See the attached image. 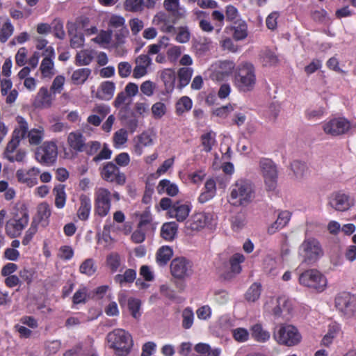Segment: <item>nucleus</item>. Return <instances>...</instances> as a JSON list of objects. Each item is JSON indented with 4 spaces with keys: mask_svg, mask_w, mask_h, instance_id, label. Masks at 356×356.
Here are the masks:
<instances>
[{
    "mask_svg": "<svg viewBox=\"0 0 356 356\" xmlns=\"http://www.w3.org/2000/svg\"><path fill=\"white\" fill-rule=\"evenodd\" d=\"M51 215V209L50 205L46 202H42L38 204L37 207V218L38 221L36 223H39L44 227H47L49 224V218Z\"/></svg>",
    "mask_w": 356,
    "mask_h": 356,
    "instance_id": "b1692460",
    "label": "nucleus"
},
{
    "mask_svg": "<svg viewBox=\"0 0 356 356\" xmlns=\"http://www.w3.org/2000/svg\"><path fill=\"white\" fill-rule=\"evenodd\" d=\"M88 289L86 286H81L72 296L73 305L85 304L88 301Z\"/></svg>",
    "mask_w": 356,
    "mask_h": 356,
    "instance_id": "49530a36",
    "label": "nucleus"
},
{
    "mask_svg": "<svg viewBox=\"0 0 356 356\" xmlns=\"http://www.w3.org/2000/svg\"><path fill=\"white\" fill-rule=\"evenodd\" d=\"M86 140L85 136L79 131L70 132L67 138L69 147L76 152H83L84 151Z\"/></svg>",
    "mask_w": 356,
    "mask_h": 356,
    "instance_id": "412c9836",
    "label": "nucleus"
},
{
    "mask_svg": "<svg viewBox=\"0 0 356 356\" xmlns=\"http://www.w3.org/2000/svg\"><path fill=\"white\" fill-rule=\"evenodd\" d=\"M112 155V151L109 149L108 145L104 143L102 150L93 157L92 161L98 163L102 160L110 159Z\"/></svg>",
    "mask_w": 356,
    "mask_h": 356,
    "instance_id": "338daca9",
    "label": "nucleus"
},
{
    "mask_svg": "<svg viewBox=\"0 0 356 356\" xmlns=\"http://www.w3.org/2000/svg\"><path fill=\"white\" fill-rule=\"evenodd\" d=\"M115 89V86L113 82L109 81H104L99 86L97 96L100 99L109 100L113 97Z\"/></svg>",
    "mask_w": 356,
    "mask_h": 356,
    "instance_id": "c85d7f7f",
    "label": "nucleus"
},
{
    "mask_svg": "<svg viewBox=\"0 0 356 356\" xmlns=\"http://www.w3.org/2000/svg\"><path fill=\"white\" fill-rule=\"evenodd\" d=\"M184 47L173 45L167 50V58L171 63H175L181 55Z\"/></svg>",
    "mask_w": 356,
    "mask_h": 356,
    "instance_id": "13d9d810",
    "label": "nucleus"
},
{
    "mask_svg": "<svg viewBox=\"0 0 356 356\" xmlns=\"http://www.w3.org/2000/svg\"><path fill=\"white\" fill-rule=\"evenodd\" d=\"M233 230L238 232L245 225V217L243 213H239L234 216L231 220Z\"/></svg>",
    "mask_w": 356,
    "mask_h": 356,
    "instance_id": "0e129e2a",
    "label": "nucleus"
},
{
    "mask_svg": "<svg viewBox=\"0 0 356 356\" xmlns=\"http://www.w3.org/2000/svg\"><path fill=\"white\" fill-rule=\"evenodd\" d=\"M299 254L302 258V262L312 264L321 256L322 250L316 239L308 238L300 246Z\"/></svg>",
    "mask_w": 356,
    "mask_h": 356,
    "instance_id": "9d476101",
    "label": "nucleus"
},
{
    "mask_svg": "<svg viewBox=\"0 0 356 356\" xmlns=\"http://www.w3.org/2000/svg\"><path fill=\"white\" fill-rule=\"evenodd\" d=\"M90 74L91 70L89 68L77 69L72 74V81L75 85H82L88 79Z\"/></svg>",
    "mask_w": 356,
    "mask_h": 356,
    "instance_id": "72a5a7b5",
    "label": "nucleus"
},
{
    "mask_svg": "<svg viewBox=\"0 0 356 356\" xmlns=\"http://www.w3.org/2000/svg\"><path fill=\"white\" fill-rule=\"evenodd\" d=\"M92 60V52L88 49H84L77 52L75 57V64L77 66L88 65Z\"/></svg>",
    "mask_w": 356,
    "mask_h": 356,
    "instance_id": "58836bf2",
    "label": "nucleus"
},
{
    "mask_svg": "<svg viewBox=\"0 0 356 356\" xmlns=\"http://www.w3.org/2000/svg\"><path fill=\"white\" fill-rule=\"evenodd\" d=\"M128 140V132L124 129H120L114 133L113 136V145L118 148L127 143Z\"/></svg>",
    "mask_w": 356,
    "mask_h": 356,
    "instance_id": "603ef678",
    "label": "nucleus"
},
{
    "mask_svg": "<svg viewBox=\"0 0 356 356\" xmlns=\"http://www.w3.org/2000/svg\"><path fill=\"white\" fill-rule=\"evenodd\" d=\"M259 166L266 189L270 191H274L277 187L278 178L277 165L271 159L261 158L259 160Z\"/></svg>",
    "mask_w": 356,
    "mask_h": 356,
    "instance_id": "0eeeda50",
    "label": "nucleus"
},
{
    "mask_svg": "<svg viewBox=\"0 0 356 356\" xmlns=\"http://www.w3.org/2000/svg\"><path fill=\"white\" fill-rule=\"evenodd\" d=\"M38 231V223H36V220L35 219L33 220L30 227L27 229L25 233V235L22 239V244L24 245H27L32 241L34 235L36 234Z\"/></svg>",
    "mask_w": 356,
    "mask_h": 356,
    "instance_id": "680f3d73",
    "label": "nucleus"
},
{
    "mask_svg": "<svg viewBox=\"0 0 356 356\" xmlns=\"http://www.w3.org/2000/svg\"><path fill=\"white\" fill-rule=\"evenodd\" d=\"M44 135V131L40 129H33L29 134V140L31 145H38L41 143Z\"/></svg>",
    "mask_w": 356,
    "mask_h": 356,
    "instance_id": "bf43d9fd",
    "label": "nucleus"
},
{
    "mask_svg": "<svg viewBox=\"0 0 356 356\" xmlns=\"http://www.w3.org/2000/svg\"><path fill=\"white\" fill-rule=\"evenodd\" d=\"M274 339L281 345L293 346L298 345L302 336L297 327L289 324H281L273 332Z\"/></svg>",
    "mask_w": 356,
    "mask_h": 356,
    "instance_id": "39448f33",
    "label": "nucleus"
},
{
    "mask_svg": "<svg viewBox=\"0 0 356 356\" xmlns=\"http://www.w3.org/2000/svg\"><path fill=\"white\" fill-rule=\"evenodd\" d=\"M14 27L10 21L7 19L0 29V42L5 43L9 38L13 35Z\"/></svg>",
    "mask_w": 356,
    "mask_h": 356,
    "instance_id": "a18cd8bd",
    "label": "nucleus"
},
{
    "mask_svg": "<svg viewBox=\"0 0 356 356\" xmlns=\"http://www.w3.org/2000/svg\"><path fill=\"white\" fill-rule=\"evenodd\" d=\"M204 191L202 192V203L212 199L216 192V181L212 179H208L204 184Z\"/></svg>",
    "mask_w": 356,
    "mask_h": 356,
    "instance_id": "e433bc0d",
    "label": "nucleus"
},
{
    "mask_svg": "<svg viewBox=\"0 0 356 356\" xmlns=\"http://www.w3.org/2000/svg\"><path fill=\"white\" fill-rule=\"evenodd\" d=\"M106 264L112 273L116 272L121 265L119 254L116 252L109 254L106 257Z\"/></svg>",
    "mask_w": 356,
    "mask_h": 356,
    "instance_id": "3c124183",
    "label": "nucleus"
},
{
    "mask_svg": "<svg viewBox=\"0 0 356 356\" xmlns=\"http://www.w3.org/2000/svg\"><path fill=\"white\" fill-rule=\"evenodd\" d=\"M214 63L212 64L210 67L204 72V76L206 79H209L213 81H222L225 76L221 72V70L218 67L215 68Z\"/></svg>",
    "mask_w": 356,
    "mask_h": 356,
    "instance_id": "de8ad7c7",
    "label": "nucleus"
},
{
    "mask_svg": "<svg viewBox=\"0 0 356 356\" xmlns=\"http://www.w3.org/2000/svg\"><path fill=\"white\" fill-rule=\"evenodd\" d=\"M260 56L261 62L265 66L275 65L279 61L277 56L270 49L263 51Z\"/></svg>",
    "mask_w": 356,
    "mask_h": 356,
    "instance_id": "37998d69",
    "label": "nucleus"
},
{
    "mask_svg": "<svg viewBox=\"0 0 356 356\" xmlns=\"http://www.w3.org/2000/svg\"><path fill=\"white\" fill-rule=\"evenodd\" d=\"M112 38V34L110 31H101V32L92 39V40L99 44H108Z\"/></svg>",
    "mask_w": 356,
    "mask_h": 356,
    "instance_id": "774afa93",
    "label": "nucleus"
},
{
    "mask_svg": "<svg viewBox=\"0 0 356 356\" xmlns=\"http://www.w3.org/2000/svg\"><path fill=\"white\" fill-rule=\"evenodd\" d=\"M252 337L257 341L264 343L269 340L270 334L264 329L261 324H255L251 327Z\"/></svg>",
    "mask_w": 356,
    "mask_h": 356,
    "instance_id": "c756f323",
    "label": "nucleus"
},
{
    "mask_svg": "<svg viewBox=\"0 0 356 356\" xmlns=\"http://www.w3.org/2000/svg\"><path fill=\"white\" fill-rule=\"evenodd\" d=\"M234 82L241 90L249 91L252 90L256 82L253 65L247 62L239 65L235 71Z\"/></svg>",
    "mask_w": 356,
    "mask_h": 356,
    "instance_id": "20e7f679",
    "label": "nucleus"
},
{
    "mask_svg": "<svg viewBox=\"0 0 356 356\" xmlns=\"http://www.w3.org/2000/svg\"><path fill=\"white\" fill-rule=\"evenodd\" d=\"M51 93L47 87H41L34 98L33 106L41 109L50 108L54 101Z\"/></svg>",
    "mask_w": 356,
    "mask_h": 356,
    "instance_id": "aec40b11",
    "label": "nucleus"
},
{
    "mask_svg": "<svg viewBox=\"0 0 356 356\" xmlns=\"http://www.w3.org/2000/svg\"><path fill=\"white\" fill-rule=\"evenodd\" d=\"M100 175L104 180L118 185L122 186L126 182L125 174L120 172V168L113 162L106 163L101 169Z\"/></svg>",
    "mask_w": 356,
    "mask_h": 356,
    "instance_id": "2eb2a0df",
    "label": "nucleus"
},
{
    "mask_svg": "<svg viewBox=\"0 0 356 356\" xmlns=\"http://www.w3.org/2000/svg\"><path fill=\"white\" fill-rule=\"evenodd\" d=\"M161 79L163 81L167 92H171L175 86L176 73L172 69H165L161 73Z\"/></svg>",
    "mask_w": 356,
    "mask_h": 356,
    "instance_id": "a878e982",
    "label": "nucleus"
},
{
    "mask_svg": "<svg viewBox=\"0 0 356 356\" xmlns=\"http://www.w3.org/2000/svg\"><path fill=\"white\" fill-rule=\"evenodd\" d=\"M111 207V191L105 188H99L95 195V215L104 218L109 213Z\"/></svg>",
    "mask_w": 356,
    "mask_h": 356,
    "instance_id": "9b49d317",
    "label": "nucleus"
},
{
    "mask_svg": "<svg viewBox=\"0 0 356 356\" xmlns=\"http://www.w3.org/2000/svg\"><path fill=\"white\" fill-rule=\"evenodd\" d=\"M234 38L236 40H241L248 36V26L244 21L238 20L234 22Z\"/></svg>",
    "mask_w": 356,
    "mask_h": 356,
    "instance_id": "c9c22d12",
    "label": "nucleus"
},
{
    "mask_svg": "<svg viewBox=\"0 0 356 356\" xmlns=\"http://www.w3.org/2000/svg\"><path fill=\"white\" fill-rule=\"evenodd\" d=\"M127 306L129 311L133 318H138L141 314L140 312L141 302L139 299L135 298H130L128 299Z\"/></svg>",
    "mask_w": 356,
    "mask_h": 356,
    "instance_id": "8fccbe9b",
    "label": "nucleus"
},
{
    "mask_svg": "<svg viewBox=\"0 0 356 356\" xmlns=\"http://www.w3.org/2000/svg\"><path fill=\"white\" fill-rule=\"evenodd\" d=\"M40 170L38 168L33 167L29 170L19 169L16 172L17 181L26 184L29 187H33L38 184V177Z\"/></svg>",
    "mask_w": 356,
    "mask_h": 356,
    "instance_id": "6ab92c4d",
    "label": "nucleus"
},
{
    "mask_svg": "<svg viewBox=\"0 0 356 356\" xmlns=\"http://www.w3.org/2000/svg\"><path fill=\"white\" fill-rule=\"evenodd\" d=\"M335 307L346 316L356 315V297L349 293L343 292L335 298Z\"/></svg>",
    "mask_w": 356,
    "mask_h": 356,
    "instance_id": "4468645a",
    "label": "nucleus"
},
{
    "mask_svg": "<svg viewBox=\"0 0 356 356\" xmlns=\"http://www.w3.org/2000/svg\"><path fill=\"white\" fill-rule=\"evenodd\" d=\"M69 35H71L70 38V47L73 49L80 48L83 46L85 42V38L83 33H76L75 31L73 33V31L71 30H68Z\"/></svg>",
    "mask_w": 356,
    "mask_h": 356,
    "instance_id": "6e6d98bb",
    "label": "nucleus"
},
{
    "mask_svg": "<svg viewBox=\"0 0 356 356\" xmlns=\"http://www.w3.org/2000/svg\"><path fill=\"white\" fill-rule=\"evenodd\" d=\"M213 67L220 69L225 78H227L232 73L235 64L231 60H222L215 63Z\"/></svg>",
    "mask_w": 356,
    "mask_h": 356,
    "instance_id": "09e8293b",
    "label": "nucleus"
},
{
    "mask_svg": "<svg viewBox=\"0 0 356 356\" xmlns=\"http://www.w3.org/2000/svg\"><path fill=\"white\" fill-rule=\"evenodd\" d=\"M136 278V271L134 269L128 268L123 274H118L114 277V281L123 286L127 284H131Z\"/></svg>",
    "mask_w": 356,
    "mask_h": 356,
    "instance_id": "7c9ffc66",
    "label": "nucleus"
},
{
    "mask_svg": "<svg viewBox=\"0 0 356 356\" xmlns=\"http://www.w3.org/2000/svg\"><path fill=\"white\" fill-rule=\"evenodd\" d=\"M170 268L173 277L184 280L193 274V264L184 257H176L171 261Z\"/></svg>",
    "mask_w": 356,
    "mask_h": 356,
    "instance_id": "f8f14e48",
    "label": "nucleus"
},
{
    "mask_svg": "<svg viewBox=\"0 0 356 356\" xmlns=\"http://www.w3.org/2000/svg\"><path fill=\"white\" fill-rule=\"evenodd\" d=\"M53 194L55 196V207L58 209H63L67 200L65 186L60 184L56 185L53 188Z\"/></svg>",
    "mask_w": 356,
    "mask_h": 356,
    "instance_id": "cd10ccee",
    "label": "nucleus"
},
{
    "mask_svg": "<svg viewBox=\"0 0 356 356\" xmlns=\"http://www.w3.org/2000/svg\"><path fill=\"white\" fill-rule=\"evenodd\" d=\"M18 127L12 133L11 139L7 143L3 152V156L10 162H22L26 156V152L22 149H17L20 141L23 139L29 129L27 122L21 116L17 118Z\"/></svg>",
    "mask_w": 356,
    "mask_h": 356,
    "instance_id": "f257e3e1",
    "label": "nucleus"
},
{
    "mask_svg": "<svg viewBox=\"0 0 356 356\" xmlns=\"http://www.w3.org/2000/svg\"><path fill=\"white\" fill-rule=\"evenodd\" d=\"M193 76V70L190 67H181L177 72L178 84L177 88L181 90L186 86Z\"/></svg>",
    "mask_w": 356,
    "mask_h": 356,
    "instance_id": "473e14b6",
    "label": "nucleus"
},
{
    "mask_svg": "<svg viewBox=\"0 0 356 356\" xmlns=\"http://www.w3.org/2000/svg\"><path fill=\"white\" fill-rule=\"evenodd\" d=\"M291 169L293 172L295 179H301L307 170V166L305 163L296 160L291 163Z\"/></svg>",
    "mask_w": 356,
    "mask_h": 356,
    "instance_id": "a19ab883",
    "label": "nucleus"
},
{
    "mask_svg": "<svg viewBox=\"0 0 356 356\" xmlns=\"http://www.w3.org/2000/svg\"><path fill=\"white\" fill-rule=\"evenodd\" d=\"M270 305H275L274 307L272 308V313L275 317L277 318L289 314L292 309L290 300L284 296L278 297L275 301L272 299L270 302H267L265 305L266 310L270 309Z\"/></svg>",
    "mask_w": 356,
    "mask_h": 356,
    "instance_id": "f3484780",
    "label": "nucleus"
},
{
    "mask_svg": "<svg viewBox=\"0 0 356 356\" xmlns=\"http://www.w3.org/2000/svg\"><path fill=\"white\" fill-rule=\"evenodd\" d=\"M173 256V250L168 245H163L156 253V261L159 266H165Z\"/></svg>",
    "mask_w": 356,
    "mask_h": 356,
    "instance_id": "393cba45",
    "label": "nucleus"
},
{
    "mask_svg": "<svg viewBox=\"0 0 356 356\" xmlns=\"http://www.w3.org/2000/svg\"><path fill=\"white\" fill-rule=\"evenodd\" d=\"M80 206L77 210V217L82 221L88 219L92 208L90 198L85 194H81L79 198Z\"/></svg>",
    "mask_w": 356,
    "mask_h": 356,
    "instance_id": "5701e85b",
    "label": "nucleus"
},
{
    "mask_svg": "<svg viewBox=\"0 0 356 356\" xmlns=\"http://www.w3.org/2000/svg\"><path fill=\"white\" fill-rule=\"evenodd\" d=\"M182 327L184 329H189L193 323L194 314L189 307L184 309L182 312Z\"/></svg>",
    "mask_w": 356,
    "mask_h": 356,
    "instance_id": "e2e57ef3",
    "label": "nucleus"
},
{
    "mask_svg": "<svg viewBox=\"0 0 356 356\" xmlns=\"http://www.w3.org/2000/svg\"><path fill=\"white\" fill-rule=\"evenodd\" d=\"M156 189L159 194L166 193L171 197L177 195L179 193L177 185L166 179H161L159 182Z\"/></svg>",
    "mask_w": 356,
    "mask_h": 356,
    "instance_id": "bb28decb",
    "label": "nucleus"
},
{
    "mask_svg": "<svg viewBox=\"0 0 356 356\" xmlns=\"http://www.w3.org/2000/svg\"><path fill=\"white\" fill-rule=\"evenodd\" d=\"M152 115L155 119H161L166 113V106L164 103L158 102L152 106Z\"/></svg>",
    "mask_w": 356,
    "mask_h": 356,
    "instance_id": "69168bd1",
    "label": "nucleus"
},
{
    "mask_svg": "<svg viewBox=\"0 0 356 356\" xmlns=\"http://www.w3.org/2000/svg\"><path fill=\"white\" fill-rule=\"evenodd\" d=\"M29 221V210L25 206L17 209L13 218L6 222L5 230L6 234L10 238L19 236L22 230L27 226Z\"/></svg>",
    "mask_w": 356,
    "mask_h": 356,
    "instance_id": "423d86ee",
    "label": "nucleus"
},
{
    "mask_svg": "<svg viewBox=\"0 0 356 356\" xmlns=\"http://www.w3.org/2000/svg\"><path fill=\"white\" fill-rule=\"evenodd\" d=\"M230 198L234 205L248 204L254 198V187L252 182L248 179L238 180L232 186Z\"/></svg>",
    "mask_w": 356,
    "mask_h": 356,
    "instance_id": "7ed1b4c3",
    "label": "nucleus"
},
{
    "mask_svg": "<svg viewBox=\"0 0 356 356\" xmlns=\"http://www.w3.org/2000/svg\"><path fill=\"white\" fill-rule=\"evenodd\" d=\"M192 106L193 102L191 98L183 96L175 104V113L177 115L181 116L185 112L189 111Z\"/></svg>",
    "mask_w": 356,
    "mask_h": 356,
    "instance_id": "f704fd0d",
    "label": "nucleus"
},
{
    "mask_svg": "<svg viewBox=\"0 0 356 356\" xmlns=\"http://www.w3.org/2000/svg\"><path fill=\"white\" fill-rule=\"evenodd\" d=\"M350 122L344 118L332 119L323 127L325 134L332 136L346 134L350 130Z\"/></svg>",
    "mask_w": 356,
    "mask_h": 356,
    "instance_id": "dca6fc26",
    "label": "nucleus"
},
{
    "mask_svg": "<svg viewBox=\"0 0 356 356\" xmlns=\"http://www.w3.org/2000/svg\"><path fill=\"white\" fill-rule=\"evenodd\" d=\"M106 340L108 347L113 349L116 356H127L134 346L130 333L123 329H115L108 333Z\"/></svg>",
    "mask_w": 356,
    "mask_h": 356,
    "instance_id": "f03ea898",
    "label": "nucleus"
},
{
    "mask_svg": "<svg viewBox=\"0 0 356 356\" xmlns=\"http://www.w3.org/2000/svg\"><path fill=\"white\" fill-rule=\"evenodd\" d=\"M58 148L54 142H44L38 147L35 152L36 160L44 165H50L53 164L57 159Z\"/></svg>",
    "mask_w": 356,
    "mask_h": 356,
    "instance_id": "ddd939ff",
    "label": "nucleus"
},
{
    "mask_svg": "<svg viewBox=\"0 0 356 356\" xmlns=\"http://www.w3.org/2000/svg\"><path fill=\"white\" fill-rule=\"evenodd\" d=\"M340 327L337 323H332L328 326V330L327 334L323 337L322 339V343L324 346H328L332 343V340L337 337L339 332Z\"/></svg>",
    "mask_w": 356,
    "mask_h": 356,
    "instance_id": "ea45409f",
    "label": "nucleus"
},
{
    "mask_svg": "<svg viewBox=\"0 0 356 356\" xmlns=\"http://www.w3.org/2000/svg\"><path fill=\"white\" fill-rule=\"evenodd\" d=\"M245 257L240 253L234 254L229 260L231 270L234 273H239L241 271L240 264L243 262Z\"/></svg>",
    "mask_w": 356,
    "mask_h": 356,
    "instance_id": "4d7b16f0",
    "label": "nucleus"
},
{
    "mask_svg": "<svg viewBox=\"0 0 356 356\" xmlns=\"http://www.w3.org/2000/svg\"><path fill=\"white\" fill-rule=\"evenodd\" d=\"M97 268L92 259H87L81 264L79 272L88 276H92L96 272Z\"/></svg>",
    "mask_w": 356,
    "mask_h": 356,
    "instance_id": "864d4df0",
    "label": "nucleus"
},
{
    "mask_svg": "<svg viewBox=\"0 0 356 356\" xmlns=\"http://www.w3.org/2000/svg\"><path fill=\"white\" fill-rule=\"evenodd\" d=\"M186 229L188 234H193L195 232L200 229V216L195 214L186 222Z\"/></svg>",
    "mask_w": 356,
    "mask_h": 356,
    "instance_id": "052dcab7",
    "label": "nucleus"
},
{
    "mask_svg": "<svg viewBox=\"0 0 356 356\" xmlns=\"http://www.w3.org/2000/svg\"><path fill=\"white\" fill-rule=\"evenodd\" d=\"M216 143V134L213 131H210L202 135V146L204 151L210 152Z\"/></svg>",
    "mask_w": 356,
    "mask_h": 356,
    "instance_id": "79ce46f5",
    "label": "nucleus"
},
{
    "mask_svg": "<svg viewBox=\"0 0 356 356\" xmlns=\"http://www.w3.org/2000/svg\"><path fill=\"white\" fill-rule=\"evenodd\" d=\"M329 205L337 211H347L354 204L353 200L347 194L337 192L332 193L329 197Z\"/></svg>",
    "mask_w": 356,
    "mask_h": 356,
    "instance_id": "a211bd4d",
    "label": "nucleus"
},
{
    "mask_svg": "<svg viewBox=\"0 0 356 356\" xmlns=\"http://www.w3.org/2000/svg\"><path fill=\"white\" fill-rule=\"evenodd\" d=\"M300 284L318 292L323 291L327 285L326 278L317 270L312 269L302 273L299 277Z\"/></svg>",
    "mask_w": 356,
    "mask_h": 356,
    "instance_id": "1a4fd4ad",
    "label": "nucleus"
},
{
    "mask_svg": "<svg viewBox=\"0 0 356 356\" xmlns=\"http://www.w3.org/2000/svg\"><path fill=\"white\" fill-rule=\"evenodd\" d=\"M143 1L142 0H125L124 8L131 13H138L143 10Z\"/></svg>",
    "mask_w": 356,
    "mask_h": 356,
    "instance_id": "5fc2aeb1",
    "label": "nucleus"
},
{
    "mask_svg": "<svg viewBox=\"0 0 356 356\" xmlns=\"http://www.w3.org/2000/svg\"><path fill=\"white\" fill-rule=\"evenodd\" d=\"M159 207L162 210L167 211L170 218H175L179 222L185 220L191 211L188 204H181L179 201L173 202L169 197L161 198Z\"/></svg>",
    "mask_w": 356,
    "mask_h": 356,
    "instance_id": "6e6552de",
    "label": "nucleus"
},
{
    "mask_svg": "<svg viewBox=\"0 0 356 356\" xmlns=\"http://www.w3.org/2000/svg\"><path fill=\"white\" fill-rule=\"evenodd\" d=\"M153 144V140L151 136L147 132H143L134 138V145L132 152L136 156H141L143 153V149L151 146Z\"/></svg>",
    "mask_w": 356,
    "mask_h": 356,
    "instance_id": "4be33fe9",
    "label": "nucleus"
},
{
    "mask_svg": "<svg viewBox=\"0 0 356 356\" xmlns=\"http://www.w3.org/2000/svg\"><path fill=\"white\" fill-rule=\"evenodd\" d=\"M54 67V64L52 58L50 57H44L40 66V70L42 76L44 78H51L55 74Z\"/></svg>",
    "mask_w": 356,
    "mask_h": 356,
    "instance_id": "4c0bfd02",
    "label": "nucleus"
},
{
    "mask_svg": "<svg viewBox=\"0 0 356 356\" xmlns=\"http://www.w3.org/2000/svg\"><path fill=\"white\" fill-rule=\"evenodd\" d=\"M177 232V225L175 222L164 223L161 229V236L165 241H172Z\"/></svg>",
    "mask_w": 356,
    "mask_h": 356,
    "instance_id": "2f4dec72",
    "label": "nucleus"
},
{
    "mask_svg": "<svg viewBox=\"0 0 356 356\" xmlns=\"http://www.w3.org/2000/svg\"><path fill=\"white\" fill-rule=\"evenodd\" d=\"M261 286L259 284H252L245 293V299L248 302H255L261 295Z\"/></svg>",
    "mask_w": 356,
    "mask_h": 356,
    "instance_id": "c03bdc74",
    "label": "nucleus"
}]
</instances>
